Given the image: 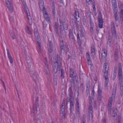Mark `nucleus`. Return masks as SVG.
I'll use <instances>...</instances> for the list:
<instances>
[{
	"mask_svg": "<svg viewBox=\"0 0 123 123\" xmlns=\"http://www.w3.org/2000/svg\"><path fill=\"white\" fill-rule=\"evenodd\" d=\"M23 6L25 11L27 15L28 19V20H29L30 19H31V17L30 15V13L27 6L26 5Z\"/></svg>",
	"mask_w": 123,
	"mask_h": 123,
	"instance_id": "10",
	"label": "nucleus"
},
{
	"mask_svg": "<svg viewBox=\"0 0 123 123\" xmlns=\"http://www.w3.org/2000/svg\"><path fill=\"white\" fill-rule=\"evenodd\" d=\"M12 0H8V2L9 4V6H8L9 10L11 13L13 12L14 11V8L12 4Z\"/></svg>",
	"mask_w": 123,
	"mask_h": 123,
	"instance_id": "6",
	"label": "nucleus"
},
{
	"mask_svg": "<svg viewBox=\"0 0 123 123\" xmlns=\"http://www.w3.org/2000/svg\"><path fill=\"white\" fill-rule=\"evenodd\" d=\"M73 95H69V97H68L67 99V105L68 104V103L71 101H74V98L73 97Z\"/></svg>",
	"mask_w": 123,
	"mask_h": 123,
	"instance_id": "17",
	"label": "nucleus"
},
{
	"mask_svg": "<svg viewBox=\"0 0 123 123\" xmlns=\"http://www.w3.org/2000/svg\"><path fill=\"white\" fill-rule=\"evenodd\" d=\"M62 27H63L64 29L67 30L68 29V26L67 25L66 22H64L62 24Z\"/></svg>",
	"mask_w": 123,
	"mask_h": 123,
	"instance_id": "30",
	"label": "nucleus"
},
{
	"mask_svg": "<svg viewBox=\"0 0 123 123\" xmlns=\"http://www.w3.org/2000/svg\"><path fill=\"white\" fill-rule=\"evenodd\" d=\"M76 109H80L79 103L78 100L77 99L76 102Z\"/></svg>",
	"mask_w": 123,
	"mask_h": 123,
	"instance_id": "53",
	"label": "nucleus"
},
{
	"mask_svg": "<svg viewBox=\"0 0 123 123\" xmlns=\"http://www.w3.org/2000/svg\"><path fill=\"white\" fill-rule=\"evenodd\" d=\"M86 57L88 61V64L89 65L92 66L93 64L91 60V58L89 52L86 53Z\"/></svg>",
	"mask_w": 123,
	"mask_h": 123,
	"instance_id": "8",
	"label": "nucleus"
},
{
	"mask_svg": "<svg viewBox=\"0 0 123 123\" xmlns=\"http://www.w3.org/2000/svg\"><path fill=\"white\" fill-rule=\"evenodd\" d=\"M65 113V106H62L61 107V113Z\"/></svg>",
	"mask_w": 123,
	"mask_h": 123,
	"instance_id": "32",
	"label": "nucleus"
},
{
	"mask_svg": "<svg viewBox=\"0 0 123 123\" xmlns=\"http://www.w3.org/2000/svg\"><path fill=\"white\" fill-rule=\"evenodd\" d=\"M111 2L113 8L117 7L116 1L113 2Z\"/></svg>",
	"mask_w": 123,
	"mask_h": 123,
	"instance_id": "40",
	"label": "nucleus"
},
{
	"mask_svg": "<svg viewBox=\"0 0 123 123\" xmlns=\"http://www.w3.org/2000/svg\"><path fill=\"white\" fill-rule=\"evenodd\" d=\"M76 116L78 118L80 117V109H76Z\"/></svg>",
	"mask_w": 123,
	"mask_h": 123,
	"instance_id": "33",
	"label": "nucleus"
},
{
	"mask_svg": "<svg viewBox=\"0 0 123 123\" xmlns=\"http://www.w3.org/2000/svg\"><path fill=\"white\" fill-rule=\"evenodd\" d=\"M72 22L73 27H76L77 26V25L75 20H74V19H72Z\"/></svg>",
	"mask_w": 123,
	"mask_h": 123,
	"instance_id": "42",
	"label": "nucleus"
},
{
	"mask_svg": "<svg viewBox=\"0 0 123 123\" xmlns=\"http://www.w3.org/2000/svg\"><path fill=\"white\" fill-rule=\"evenodd\" d=\"M60 71V78L61 79H62L64 77L65 72L64 70L62 68H61L59 70Z\"/></svg>",
	"mask_w": 123,
	"mask_h": 123,
	"instance_id": "18",
	"label": "nucleus"
},
{
	"mask_svg": "<svg viewBox=\"0 0 123 123\" xmlns=\"http://www.w3.org/2000/svg\"><path fill=\"white\" fill-rule=\"evenodd\" d=\"M102 90H101L100 88L98 87V95H102Z\"/></svg>",
	"mask_w": 123,
	"mask_h": 123,
	"instance_id": "57",
	"label": "nucleus"
},
{
	"mask_svg": "<svg viewBox=\"0 0 123 123\" xmlns=\"http://www.w3.org/2000/svg\"><path fill=\"white\" fill-rule=\"evenodd\" d=\"M117 89V86L116 85L114 84L113 85L112 89V96L113 99H115L116 94V91Z\"/></svg>",
	"mask_w": 123,
	"mask_h": 123,
	"instance_id": "12",
	"label": "nucleus"
},
{
	"mask_svg": "<svg viewBox=\"0 0 123 123\" xmlns=\"http://www.w3.org/2000/svg\"><path fill=\"white\" fill-rule=\"evenodd\" d=\"M80 31V36L81 37H83L84 34V32L83 29L81 28Z\"/></svg>",
	"mask_w": 123,
	"mask_h": 123,
	"instance_id": "49",
	"label": "nucleus"
},
{
	"mask_svg": "<svg viewBox=\"0 0 123 123\" xmlns=\"http://www.w3.org/2000/svg\"><path fill=\"white\" fill-rule=\"evenodd\" d=\"M60 48L61 49L60 51L61 52V54L62 53H63L64 52L65 50V48L64 46L62 47H60Z\"/></svg>",
	"mask_w": 123,
	"mask_h": 123,
	"instance_id": "51",
	"label": "nucleus"
},
{
	"mask_svg": "<svg viewBox=\"0 0 123 123\" xmlns=\"http://www.w3.org/2000/svg\"><path fill=\"white\" fill-rule=\"evenodd\" d=\"M59 39L60 41V47H64V45L63 43V41L62 39V37L61 36H59Z\"/></svg>",
	"mask_w": 123,
	"mask_h": 123,
	"instance_id": "23",
	"label": "nucleus"
},
{
	"mask_svg": "<svg viewBox=\"0 0 123 123\" xmlns=\"http://www.w3.org/2000/svg\"><path fill=\"white\" fill-rule=\"evenodd\" d=\"M90 114L89 113L88 114H87V120L88 122H89L90 120Z\"/></svg>",
	"mask_w": 123,
	"mask_h": 123,
	"instance_id": "59",
	"label": "nucleus"
},
{
	"mask_svg": "<svg viewBox=\"0 0 123 123\" xmlns=\"http://www.w3.org/2000/svg\"><path fill=\"white\" fill-rule=\"evenodd\" d=\"M95 1H94L93 2L92 4V7L93 8V11H95L96 10V8H95V5L96 4L95 3Z\"/></svg>",
	"mask_w": 123,
	"mask_h": 123,
	"instance_id": "52",
	"label": "nucleus"
},
{
	"mask_svg": "<svg viewBox=\"0 0 123 123\" xmlns=\"http://www.w3.org/2000/svg\"><path fill=\"white\" fill-rule=\"evenodd\" d=\"M70 82V85L71 87L74 88L75 86V83L74 79H71L69 80Z\"/></svg>",
	"mask_w": 123,
	"mask_h": 123,
	"instance_id": "22",
	"label": "nucleus"
},
{
	"mask_svg": "<svg viewBox=\"0 0 123 123\" xmlns=\"http://www.w3.org/2000/svg\"><path fill=\"white\" fill-rule=\"evenodd\" d=\"M38 100L39 98L38 97H37L36 99V103L33 105V112L34 114L36 113L37 111H39V104L38 103Z\"/></svg>",
	"mask_w": 123,
	"mask_h": 123,
	"instance_id": "3",
	"label": "nucleus"
},
{
	"mask_svg": "<svg viewBox=\"0 0 123 123\" xmlns=\"http://www.w3.org/2000/svg\"><path fill=\"white\" fill-rule=\"evenodd\" d=\"M39 46L37 48V49L39 53H41V43L39 42V41H37Z\"/></svg>",
	"mask_w": 123,
	"mask_h": 123,
	"instance_id": "27",
	"label": "nucleus"
},
{
	"mask_svg": "<svg viewBox=\"0 0 123 123\" xmlns=\"http://www.w3.org/2000/svg\"><path fill=\"white\" fill-rule=\"evenodd\" d=\"M28 49V47L25 46V47H24L22 49V51H24L25 52H26V50Z\"/></svg>",
	"mask_w": 123,
	"mask_h": 123,
	"instance_id": "58",
	"label": "nucleus"
},
{
	"mask_svg": "<svg viewBox=\"0 0 123 123\" xmlns=\"http://www.w3.org/2000/svg\"><path fill=\"white\" fill-rule=\"evenodd\" d=\"M78 10L77 9L75 8H74V11L75 12L74 14L75 16H77V13L78 14Z\"/></svg>",
	"mask_w": 123,
	"mask_h": 123,
	"instance_id": "63",
	"label": "nucleus"
},
{
	"mask_svg": "<svg viewBox=\"0 0 123 123\" xmlns=\"http://www.w3.org/2000/svg\"><path fill=\"white\" fill-rule=\"evenodd\" d=\"M43 28H45L46 27L47 25V22L45 20H44L43 22Z\"/></svg>",
	"mask_w": 123,
	"mask_h": 123,
	"instance_id": "47",
	"label": "nucleus"
},
{
	"mask_svg": "<svg viewBox=\"0 0 123 123\" xmlns=\"http://www.w3.org/2000/svg\"><path fill=\"white\" fill-rule=\"evenodd\" d=\"M54 64H57V68H60L62 66V64L60 61V55H57Z\"/></svg>",
	"mask_w": 123,
	"mask_h": 123,
	"instance_id": "5",
	"label": "nucleus"
},
{
	"mask_svg": "<svg viewBox=\"0 0 123 123\" xmlns=\"http://www.w3.org/2000/svg\"><path fill=\"white\" fill-rule=\"evenodd\" d=\"M58 71V69L57 68H56L55 66V67H54L53 68V72L56 74L57 72Z\"/></svg>",
	"mask_w": 123,
	"mask_h": 123,
	"instance_id": "50",
	"label": "nucleus"
},
{
	"mask_svg": "<svg viewBox=\"0 0 123 123\" xmlns=\"http://www.w3.org/2000/svg\"><path fill=\"white\" fill-rule=\"evenodd\" d=\"M25 31L28 34L32 35V31L30 29L29 27L27 26H26L25 28Z\"/></svg>",
	"mask_w": 123,
	"mask_h": 123,
	"instance_id": "24",
	"label": "nucleus"
},
{
	"mask_svg": "<svg viewBox=\"0 0 123 123\" xmlns=\"http://www.w3.org/2000/svg\"><path fill=\"white\" fill-rule=\"evenodd\" d=\"M89 110H90L91 111L90 112V113H91V114L92 117V105H89Z\"/></svg>",
	"mask_w": 123,
	"mask_h": 123,
	"instance_id": "46",
	"label": "nucleus"
},
{
	"mask_svg": "<svg viewBox=\"0 0 123 123\" xmlns=\"http://www.w3.org/2000/svg\"><path fill=\"white\" fill-rule=\"evenodd\" d=\"M97 99L99 101H101L102 99V95H98Z\"/></svg>",
	"mask_w": 123,
	"mask_h": 123,
	"instance_id": "62",
	"label": "nucleus"
},
{
	"mask_svg": "<svg viewBox=\"0 0 123 123\" xmlns=\"http://www.w3.org/2000/svg\"><path fill=\"white\" fill-rule=\"evenodd\" d=\"M44 71L46 74L48 75L49 74V68H45L44 69Z\"/></svg>",
	"mask_w": 123,
	"mask_h": 123,
	"instance_id": "34",
	"label": "nucleus"
},
{
	"mask_svg": "<svg viewBox=\"0 0 123 123\" xmlns=\"http://www.w3.org/2000/svg\"><path fill=\"white\" fill-rule=\"evenodd\" d=\"M45 19L46 21L50 25V24H51V22L50 21V18L49 16L46 17V18H45Z\"/></svg>",
	"mask_w": 123,
	"mask_h": 123,
	"instance_id": "43",
	"label": "nucleus"
},
{
	"mask_svg": "<svg viewBox=\"0 0 123 123\" xmlns=\"http://www.w3.org/2000/svg\"><path fill=\"white\" fill-rule=\"evenodd\" d=\"M26 59L28 68H30L31 67V65L32 64V59L31 57L28 56L27 57Z\"/></svg>",
	"mask_w": 123,
	"mask_h": 123,
	"instance_id": "11",
	"label": "nucleus"
},
{
	"mask_svg": "<svg viewBox=\"0 0 123 123\" xmlns=\"http://www.w3.org/2000/svg\"><path fill=\"white\" fill-rule=\"evenodd\" d=\"M113 12L114 14V13H117V12H118L117 7L113 8Z\"/></svg>",
	"mask_w": 123,
	"mask_h": 123,
	"instance_id": "60",
	"label": "nucleus"
},
{
	"mask_svg": "<svg viewBox=\"0 0 123 123\" xmlns=\"http://www.w3.org/2000/svg\"><path fill=\"white\" fill-rule=\"evenodd\" d=\"M119 7L121 10H123V4L121 3L119 5Z\"/></svg>",
	"mask_w": 123,
	"mask_h": 123,
	"instance_id": "61",
	"label": "nucleus"
},
{
	"mask_svg": "<svg viewBox=\"0 0 123 123\" xmlns=\"http://www.w3.org/2000/svg\"><path fill=\"white\" fill-rule=\"evenodd\" d=\"M114 18L116 21H117L119 19V17L118 16L117 13H116L114 14Z\"/></svg>",
	"mask_w": 123,
	"mask_h": 123,
	"instance_id": "45",
	"label": "nucleus"
},
{
	"mask_svg": "<svg viewBox=\"0 0 123 123\" xmlns=\"http://www.w3.org/2000/svg\"><path fill=\"white\" fill-rule=\"evenodd\" d=\"M120 14V18L121 20L123 22V10H121Z\"/></svg>",
	"mask_w": 123,
	"mask_h": 123,
	"instance_id": "37",
	"label": "nucleus"
},
{
	"mask_svg": "<svg viewBox=\"0 0 123 123\" xmlns=\"http://www.w3.org/2000/svg\"><path fill=\"white\" fill-rule=\"evenodd\" d=\"M9 33L12 39H14L15 38V36L13 31L12 30H10Z\"/></svg>",
	"mask_w": 123,
	"mask_h": 123,
	"instance_id": "25",
	"label": "nucleus"
},
{
	"mask_svg": "<svg viewBox=\"0 0 123 123\" xmlns=\"http://www.w3.org/2000/svg\"><path fill=\"white\" fill-rule=\"evenodd\" d=\"M86 13L89 18L91 17V12L89 10H87Z\"/></svg>",
	"mask_w": 123,
	"mask_h": 123,
	"instance_id": "48",
	"label": "nucleus"
},
{
	"mask_svg": "<svg viewBox=\"0 0 123 123\" xmlns=\"http://www.w3.org/2000/svg\"><path fill=\"white\" fill-rule=\"evenodd\" d=\"M44 16L45 17V18H46V17H47L49 16V15L48 13L46 11L45 12V13H44Z\"/></svg>",
	"mask_w": 123,
	"mask_h": 123,
	"instance_id": "64",
	"label": "nucleus"
},
{
	"mask_svg": "<svg viewBox=\"0 0 123 123\" xmlns=\"http://www.w3.org/2000/svg\"><path fill=\"white\" fill-rule=\"evenodd\" d=\"M34 33L36 41H40V38L37 29L36 28L34 29Z\"/></svg>",
	"mask_w": 123,
	"mask_h": 123,
	"instance_id": "9",
	"label": "nucleus"
},
{
	"mask_svg": "<svg viewBox=\"0 0 123 123\" xmlns=\"http://www.w3.org/2000/svg\"><path fill=\"white\" fill-rule=\"evenodd\" d=\"M39 6L40 9L42 11H45V10L44 6V3L43 0H39Z\"/></svg>",
	"mask_w": 123,
	"mask_h": 123,
	"instance_id": "15",
	"label": "nucleus"
},
{
	"mask_svg": "<svg viewBox=\"0 0 123 123\" xmlns=\"http://www.w3.org/2000/svg\"><path fill=\"white\" fill-rule=\"evenodd\" d=\"M69 102L70 105V113H72V111H73L74 109V101H71Z\"/></svg>",
	"mask_w": 123,
	"mask_h": 123,
	"instance_id": "21",
	"label": "nucleus"
},
{
	"mask_svg": "<svg viewBox=\"0 0 123 123\" xmlns=\"http://www.w3.org/2000/svg\"><path fill=\"white\" fill-rule=\"evenodd\" d=\"M52 8L53 15L54 16H55V15L56 12L55 11V2L54 1L52 2Z\"/></svg>",
	"mask_w": 123,
	"mask_h": 123,
	"instance_id": "19",
	"label": "nucleus"
},
{
	"mask_svg": "<svg viewBox=\"0 0 123 123\" xmlns=\"http://www.w3.org/2000/svg\"><path fill=\"white\" fill-rule=\"evenodd\" d=\"M91 52L92 54L93 53H95V48L94 46L92 45L91 47Z\"/></svg>",
	"mask_w": 123,
	"mask_h": 123,
	"instance_id": "39",
	"label": "nucleus"
},
{
	"mask_svg": "<svg viewBox=\"0 0 123 123\" xmlns=\"http://www.w3.org/2000/svg\"><path fill=\"white\" fill-rule=\"evenodd\" d=\"M109 80H107V79H106V80H105V83L104 85V86L107 89L108 88V83Z\"/></svg>",
	"mask_w": 123,
	"mask_h": 123,
	"instance_id": "35",
	"label": "nucleus"
},
{
	"mask_svg": "<svg viewBox=\"0 0 123 123\" xmlns=\"http://www.w3.org/2000/svg\"><path fill=\"white\" fill-rule=\"evenodd\" d=\"M89 103L90 105H92V98L91 96H89L88 97Z\"/></svg>",
	"mask_w": 123,
	"mask_h": 123,
	"instance_id": "44",
	"label": "nucleus"
},
{
	"mask_svg": "<svg viewBox=\"0 0 123 123\" xmlns=\"http://www.w3.org/2000/svg\"><path fill=\"white\" fill-rule=\"evenodd\" d=\"M53 43L51 41H50L49 43L48 50H53Z\"/></svg>",
	"mask_w": 123,
	"mask_h": 123,
	"instance_id": "26",
	"label": "nucleus"
},
{
	"mask_svg": "<svg viewBox=\"0 0 123 123\" xmlns=\"http://www.w3.org/2000/svg\"><path fill=\"white\" fill-rule=\"evenodd\" d=\"M55 31L56 32V34L58 35L59 33H58V26L57 24H55Z\"/></svg>",
	"mask_w": 123,
	"mask_h": 123,
	"instance_id": "36",
	"label": "nucleus"
},
{
	"mask_svg": "<svg viewBox=\"0 0 123 123\" xmlns=\"http://www.w3.org/2000/svg\"><path fill=\"white\" fill-rule=\"evenodd\" d=\"M118 49L117 48L115 49L114 55V59L115 60H117L118 59Z\"/></svg>",
	"mask_w": 123,
	"mask_h": 123,
	"instance_id": "14",
	"label": "nucleus"
},
{
	"mask_svg": "<svg viewBox=\"0 0 123 123\" xmlns=\"http://www.w3.org/2000/svg\"><path fill=\"white\" fill-rule=\"evenodd\" d=\"M60 22V23H61V25H60V32H62L63 31V30H65L64 29V27H62V24H61V22Z\"/></svg>",
	"mask_w": 123,
	"mask_h": 123,
	"instance_id": "56",
	"label": "nucleus"
},
{
	"mask_svg": "<svg viewBox=\"0 0 123 123\" xmlns=\"http://www.w3.org/2000/svg\"><path fill=\"white\" fill-rule=\"evenodd\" d=\"M81 123H86V116L85 114L83 115Z\"/></svg>",
	"mask_w": 123,
	"mask_h": 123,
	"instance_id": "38",
	"label": "nucleus"
},
{
	"mask_svg": "<svg viewBox=\"0 0 123 123\" xmlns=\"http://www.w3.org/2000/svg\"><path fill=\"white\" fill-rule=\"evenodd\" d=\"M118 78L119 80V83L120 84V90H123V80L121 64L119 63L118 64Z\"/></svg>",
	"mask_w": 123,
	"mask_h": 123,
	"instance_id": "1",
	"label": "nucleus"
},
{
	"mask_svg": "<svg viewBox=\"0 0 123 123\" xmlns=\"http://www.w3.org/2000/svg\"><path fill=\"white\" fill-rule=\"evenodd\" d=\"M84 71V70L83 69H82L81 70L80 68L79 74L80 75H82L84 74L83 73Z\"/></svg>",
	"mask_w": 123,
	"mask_h": 123,
	"instance_id": "55",
	"label": "nucleus"
},
{
	"mask_svg": "<svg viewBox=\"0 0 123 123\" xmlns=\"http://www.w3.org/2000/svg\"><path fill=\"white\" fill-rule=\"evenodd\" d=\"M117 109L115 108L114 109H113L112 116L113 117H115L117 115Z\"/></svg>",
	"mask_w": 123,
	"mask_h": 123,
	"instance_id": "31",
	"label": "nucleus"
},
{
	"mask_svg": "<svg viewBox=\"0 0 123 123\" xmlns=\"http://www.w3.org/2000/svg\"><path fill=\"white\" fill-rule=\"evenodd\" d=\"M104 78H105V80H106V79H107V80H109V79L108 78V71H105L104 72Z\"/></svg>",
	"mask_w": 123,
	"mask_h": 123,
	"instance_id": "28",
	"label": "nucleus"
},
{
	"mask_svg": "<svg viewBox=\"0 0 123 123\" xmlns=\"http://www.w3.org/2000/svg\"><path fill=\"white\" fill-rule=\"evenodd\" d=\"M98 22L99 27L100 28H102L104 22L102 18H98Z\"/></svg>",
	"mask_w": 123,
	"mask_h": 123,
	"instance_id": "16",
	"label": "nucleus"
},
{
	"mask_svg": "<svg viewBox=\"0 0 123 123\" xmlns=\"http://www.w3.org/2000/svg\"><path fill=\"white\" fill-rule=\"evenodd\" d=\"M69 31L70 39L72 41L74 42L75 41V39L73 35V31L71 29H69Z\"/></svg>",
	"mask_w": 123,
	"mask_h": 123,
	"instance_id": "13",
	"label": "nucleus"
},
{
	"mask_svg": "<svg viewBox=\"0 0 123 123\" xmlns=\"http://www.w3.org/2000/svg\"><path fill=\"white\" fill-rule=\"evenodd\" d=\"M113 99L112 96L108 98V102L107 111L110 117L111 115L112 109V104Z\"/></svg>",
	"mask_w": 123,
	"mask_h": 123,
	"instance_id": "2",
	"label": "nucleus"
},
{
	"mask_svg": "<svg viewBox=\"0 0 123 123\" xmlns=\"http://www.w3.org/2000/svg\"><path fill=\"white\" fill-rule=\"evenodd\" d=\"M72 87H70L68 90L69 92V95H73V92L72 89Z\"/></svg>",
	"mask_w": 123,
	"mask_h": 123,
	"instance_id": "41",
	"label": "nucleus"
},
{
	"mask_svg": "<svg viewBox=\"0 0 123 123\" xmlns=\"http://www.w3.org/2000/svg\"><path fill=\"white\" fill-rule=\"evenodd\" d=\"M53 50H48V54L49 58H52L53 55Z\"/></svg>",
	"mask_w": 123,
	"mask_h": 123,
	"instance_id": "29",
	"label": "nucleus"
},
{
	"mask_svg": "<svg viewBox=\"0 0 123 123\" xmlns=\"http://www.w3.org/2000/svg\"><path fill=\"white\" fill-rule=\"evenodd\" d=\"M111 25L112 35L114 37H116L117 36L116 31L114 23L113 21L111 22Z\"/></svg>",
	"mask_w": 123,
	"mask_h": 123,
	"instance_id": "4",
	"label": "nucleus"
},
{
	"mask_svg": "<svg viewBox=\"0 0 123 123\" xmlns=\"http://www.w3.org/2000/svg\"><path fill=\"white\" fill-rule=\"evenodd\" d=\"M30 76L34 80H36L37 79V74L36 73L35 71L34 70L31 71H30Z\"/></svg>",
	"mask_w": 123,
	"mask_h": 123,
	"instance_id": "7",
	"label": "nucleus"
},
{
	"mask_svg": "<svg viewBox=\"0 0 123 123\" xmlns=\"http://www.w3.org/2000/svg\"><path fill=\"white\" fill-rule=\"evenodd\" d=\"M65 49H66V50H65L66 52H68L69 49V48L68 47V45L67 44L65 45Z\"/></svg>",
	"mask_w": 123,
	"mask_h": 123,
	"instance_id": "54",
	"label": "nucleus"
},
{
	"mask_svg": "<svg viewBox=\"0 0 123 123\" xmlns=\"http://www.w3.org/2000/svg\"><path fill=\"white\" fill-rule=\"evenodd\" d=\"M9 51H8V58L9 59L10 62L12 64V65H13V59L11 55L10 54Z\"/></svg>",
	"mask_w": 123,
	"mask_h": 123,
	"instance_id": "20",
	"label": "nucleus"
}]
</instances>
